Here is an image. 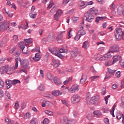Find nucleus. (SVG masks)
Listing matches in <instances>:
<instances>
[{"mask_svg": "<svg viewBox=\"0 0 124 124\" xmlns=\"http://www.w3.org/2000/svg\"><path fill=\"white\" fill-rule=\"evenodd\" d=\"M86 5L85 6L83 7V8H85L86 6H88V5H93V1H90L89 2H86Z\"/></svg>", "mask_w": 124, "mask_h": 124, "instance_id": "obj_35", "label": "nucleus"}, {"mask_svg": "<svg viewBox=\"0 0 124 124\" xmlns=\"http://www.w3.org/2000/svg\"><path fill=\"white\" fill-rule=\"evenodd\" d=\"M123 117V114H119L116 115V118L118 119V120H121L122 119V117Z\"/></svg>", "mask_w": 124, "mask_h": 124, "instance_id": "obj_53", "label": "nucleus"}, {"mask_svg": "<svg viewBox=\"0 0 124 124\" xmlns=\"http://www.w3.org/2000/svg\"><path fill=\"white\" fill-rule=\"evenodd\" d=\"M111 96L110 95H108L105 98L106 104H108V98Z\"/></svg>", "mask_w": 124, "mask_h": 124, "instance_id": "obj_50", "label": "nucleus"}, {"mask_svg": "<svg viewBox=\"0 0 124 124\" xmlns=\"http://www.w3.org/2000/svg\"><path fill=\"white\" fill-rule=\"evenodd\" d=\"M20 65L21 67L24 68V69H28V67L30 65V61L28 59H24L21 62Z\"/></svg>", "mask_w": 124, "mask_h": 124, "instance_id": "obj_5", "label": "nucleus"}, {"mask_svg": "<svg viewBox=\"0 0 124 124\" xmlns=\"http://www.w3.org/2000/svg\"><path fill=\"white\" fill-rule=\"evenodd\" d=\"M122 102L120 105V107H121V108H124V100L123 98L122 99Z\"/></svg>", "mask_w": 124, "mask_h": 124, "instance_id": "obj_63", "label": "nucleus"}, {"mask_svg": "<svg viewBox=\"0 0 124 124\" xmlns=\"http://www.w3.org/2000/svg\"><path fill=\"white\" fill-rule=\"evenodd\" d=\"M71 80V78H69L68 79H66L65 81L63 82L64 85H66L68 82Z\"/></svg>", "mask_w": 124, "mask_h": 124, "instance_id": "obj_57", "label": "nucleus"}, {"mask_svg": "<svg viewBox=\"0 0 124 124\" xmlns=\"http://www.w3.org/2000/svg\"><path fill=\"white\" fill-rule=\"evenodd\" d=\"M36 15H37L36 13H35L34 14L33 13H31L30 14V16L32 19H35Z\"/></svg>", "mask_w": 124, "mask_h": 124, "instance_id": "obj_31", "label": "nucleus"}, {"mask_svg": "<svg viewBox=\"0 0 124 124\" xmlns=\"http://www.w3.org/2000/svg\"><path fill=\"white\" fill-rule=\"evenodd\" d=\"M26 25L24 27H22L20 26H18L19 29H22L23 30H27L28 29V27H29V23L28 21H26Z\"/></svg>", "mask_w": 124, "mask_h": 124, "instance_id": "obj_32", "label": "nucleus"}, {"mask_svg": "<svg viewBox=\"0 0 124 124\" xmlns=\"http://www.w3.org/2000/svg\"><path fill=\"white\" fill-rule=\"evenodd\" d=\"M39 89L40 91H42V92H43L45 90V87H44V85L43 84H41L39 86Z\"/></svg>", "mask_w": 124, "mask_h": 124, "instance_id": "obj_39", "label": "nucleus"}, {"mask_svg": "<svg viewBox=\"0 0 124 124\" xmlns=\"http://www.w3.org/2000/svg\"><path fill=\"white\" fill-rule=\"evenodd\" d=\"M108 70L109 74H111V75H114V74H115V72L117 71V70H111L109 68H108Z\"/></svg>", "mask_w": 124, "mask_h": 124, "instance_id": "obj_29", "label": "nucleus"}, {"mask_svg": "<svg viewBox=\"0 0 124 124\" xmlns=\"http://www.w3.org/2000/svg\"><path fill=\"white\" fill-rule=\"evenodd\" d=\"M5 84L7 89H10L13 85L12 83V80L10 79H6Z\"/></svg>", "mask_w": 124, "mask_h": 124, "instance_id": "obj_13", "label": "nucleus"}, {"mask_svg": "<svg viewBox=\"0 0 124 124\" xmlns=\"http://www.w3.org/2000/svg\"><path fill=\"white\" fill-rule=\"evenodd\" d=\"M51 65H53L55 68L59 67V66H60V61L57 59H55V58H53Z\"/></svg>", "mask_w": 124, "mask_h": 124, "instance_id": "obj_9", "label": "nucleus"}, {"mask_svg": "<svg viewBox=\"0 0 124 124\" xmlns=\"http://www.w3.org/2000/svg\"><path fill=\"white\" fill-rule=\"evenodd\" d=\"M4 87V82L2 79H0V88H3Z\"/></svg>", "mask_w": 124, "mask_h": 124, "instance_id": "obj_41", "label": "nucleus"}, {"mask_svg": "<svg viewBox=\"0 0 124 124\" xmlns=\"http://www.w3.org/2000/svg\"><path fill=\"white\" fill-rule=\"evenodd\" d=\"M15 61L16 62V61L17 62H20V64L22 63V62H23V61H22V59L21 58L17 57V56L15 57Z\"/></svg>", "mask_w": 124, "mask_h": 124, "instance_id": "obj_43", "label": "nucleus"}, {"mask_svg": "<svg viewBox=\"0 0 124 124\" xmlns=\"http://www.w3.org/2000/svg\"><path fill=\"white\" fill-rule=\"evenodd\" d=\"M12 84L14 86L16 85V84H18V83H21V81L18 79H14L13 80H12Z\"/></svg>", "mask_w": 124, "mask_h": 124, "instance_id": "obj_34", "label": "nucleus"}, {"mask_svg": "<svg viewBox=\"0 0 124 124\" xmlns=\"http://www.w3.org/2000/svg\"><path fill=\"white\" fill-rule=\"evenodd\" d=\"M87 82V78L84 77V75H82L81 78L80 80V84H82V85L85 84Z\"/></svg>", "mask_w": 124, "mask_h": 124, "instance_id": "obj_26", "label": "nucleus"}, {"mask_svg": "<svg viewBox=\"0 0 124 124\" xmlns=\"http://www.w3.org/2000/svg\"><path fill=\"white\" fill-rule=\"evenodd\" d=\"M118 87H119V84H114L112 85V88L113 90H115V89L118 88Z\"/></svg>", "mask_w": 124, "mask_h": 124, "instance_id": "obj_59", "label": "nucleus"}, {"mask_svg": "<svg viewBox=\"0 0 124 124\" xmlns=\"http://www.w3.org/2000/svg\"><path fill=\"white\" fill-rule=\"evenodd\" d=\"M72 93H75L79 91V85L74 84L70 89Z\"/></svg>", "mask_w": 124, "mask_h": 124, "instance_id": "obj_12", "label": "nucleus"}, {"mask_svg": "<svg viewBox=\"0 0 124 124\" xmlns=\"http://www.w3.org/2000/svg\"><path fill=\"white\" fill-rule=\"evenodd\" d=\"M59 53H65V54H67V49H65L63 48H61L59 50Z\"/></svg>", "mask_w": 124, "mask_h": 124, "instance_id": "obj_36", "label": "nucleus"}, {"mask_svg": "<svg viewBox=\"0 0 124 124\" xmlns=\"http://www.w3.org/2000/svg\"><path fill=\"white\" fill-rule=\"evenodd\" d=\"M53 5H54V2L50 3L47 6V9H51Z\"/></svg>", "mask_w": 124, "mask_h": 124, "instance_id": "obj_58", "label": "nucleus"}, {"mask_svg": "<svg viewBox=\"0 0 124 124\" xmlns=\"http://www.w3.org/2000/svg\"><path fill=\"white\" fill-rule=\"evenodd\" d=\"M105 34H106V33H105L103 31H99L98 33V35H100V36H103V35H105Z\"/></svg>", "mask_w": 124, "mask_h": 124, "instance_id": "obj_54", "label": "nucleus"}, {"mask_svg": "<svg viewBox=\"0 0 124 124\" xmlns=\"http://www.w3.org/2000/svg\"><path fill=\"white\" fill-rule=\"evenodd\" d=\"M18 108H19V102H18V101H16L15 104V108L17 110Z\"/></svg>", "mask_w": 124, "mask_h": 124, "instance_id": "obj_49", "label": "nucleus"}, {"mask_svg": "<svg viewBox=\"0 0 124 124\" xmlns=\"http://www.w3.org/2000/svg\"><path fill=\"white\" fill-rule=\"evenodd\" d=\"M47 40L50 43H52V42H54L55 40L54 35L53 33H49L48 37H47Z\"/></svg>", "mask_w": 124, "mask_h": 124, "instance_id": "obj_11", "label": "nucleus"}, {"mask_svg": "<svg viewBox=\"0 0 124 124\" xmlns=\"http://www.w3.org/2000/svg\"><path fill=\"white\" fill-rule=\"evenodd\" d=\"M56 14L58 15L59 16L61 17L62 16V11L61 9H59L57 12Z\"/></svg>", "mask_w": 124, "mask_h": 124, "instance_id": "obj_37", "label": "nucleus"}, {"mask_svg": "<svg viewBox=\"0 0 124 124\" xmlns=\"http://www.w3.org/2000/svg\"><path fill=\"white\" fill-rule=\"evenodd\" d=\"M31 113H27L24 116V119H29V118H31Z\"/></svg>", "mask_w": 124, "mask_h": 124, "instance_id": "obj_38", "label": "nucleus"}, {"mask_svg": "<svg viewBox=\"0 0 124 124\" xmlns=\"http://www.w3.org/2000/svg\"><path fill=\"white\" fill-rule=\"evenodd\" d=\"M47 78L49 79V80H53V78H54V77L53 75H52V74L51 73H47Z\"/></svg>", "mask_w": 124, "mask_h": 124, "instance_id": "obj_33", "label": "nucleus"}, {"mask_svg": "<svg viewBox=\"0 0 124 124\" xmlns=\"http://www.w3.org/2000/svg\"><path fill=\"white\" fill-rule=\"evenodd\" d=\"M111 51H110V49L108 51V52L104 56H103V58L104 59H110V58H112V55H111Z\"/></svg>", "mask_w": 124, "mask_h": 124, "instance_id": "obj_27", "label": "nucleus"}, {"mask_svg": "<svg viewBox=\"0 0 124 124\" xmlns=\"http://www.w3.org/2000/svg\"><path fill=\"white\" fill-rule=\"evenodd\" d=\"M98 14V10L94 8V7L91 8L88 11L84 14V19L86 22H93L94 18V15Z\"/></svg>", "mask_w": 124, "mask_h": 124, "instance_id": "obj_1", "label": "nucleus"}, {"mask_svg": "<svg viewBox=\"0 0 124 124\" xmlns=\"http://www.w3.org/2000/svg\"><path fill=\"white\" fill-rule=\"evenodd\" d=\"M113 61L112 63H115V62H117L119 61V62H122V56L118 55L117 57L113 56Z\"/></svg>", "mask_w": 124, "mask_h": 124, "instance_id": "obj_14", "label": "nucleus"}, {"mask_svg": "<svg viewBox=\"0 0 124 124\" xmlns=\"http://www.w3.org/2000/svg\"><path fill=\"white\" fill-rule=\"evenodd\" d=\"M52 94H53V95H55V96H59V95H62V93L59 90H56L52 91Z\"/></svg>", "mask_w": 124, "mask_h": 124, "instance_id": "obj_20", "label": "nucleus"}, {"mask_svg": "<svg viewBox=\"0 0 124 124\" xmlns=\"http://www.w3.org/2000/svg\"><path fill=\"white\" fill-rule=\"evenodd\" d=\"M11 95H10V93L8 92H5V100H6V101H10V100H11Z\"/></svg>", "mask_w": 124, "mask_h": 124, "instance_id": "obj_16", "label": "nucleus"}, {"mask_svg": "<svg viewBox=\"0 0 124 124\" xmlns=\"http://www.w3.org/2000/svg\"><path fill=\"white\" fill-rule=\"evenodd\" d=\"M30 124H38V120H37V119L35 118H33L30 123Z\"/></svg>", "mask_w": 124, "mask_h": 124, "instance_id": "obj_28", "label": "nucleus"}, {"mask_svg": "<svg viewBox=\"0 0 124 124\" xmlns=\"http://www.w3.org/2000/svg\"><path fill=\"white\" fill-rule=\"evenodd\" d=\"M99 96L98 95H96L94 97H92V101L94 104V105H97L98 104V102H99V99H100Z\"/></svg>", "mask_w": 124, "mask_h": 124, "instance_id": "obj_8", "label": "nucleus"}, {"mask_svg": "<svg viewBox=\"0 0 124 124\" xmlns=\"http://www.w3.org/2000/svg\"><path fill=\"white\" fill-rule=\"evenodd\" d=\"M62 104H64L66 106H68V102L65 100H61Z\"/></svg>", "mask_w": 124, "mask_h": 124, "instance_id": "obj_42", "label": "nucleus"}, {"mask_svg": "<svg viewBox=\"0 0 124 124\" xmlns=\"http://www.w3.org/2000/svg\"><path fill=\"white\" fill-rule=\"evenodd\" d=\"M93 114L94 115V116H97L98 117L101 116V112H100L99 110H96L93 111Z\"/></svg>", "mask_w": 124, "mask_h": 124, "instance_id": "obj_30", "label": "nucleus"}, {"mask_svg": "<svg viewBox=\"0 0 124 124\" xmlns=\"http://www.w3.org/2000/svg\"><path fill=\"white\" fill-rule=\"evenodd\" d=\"M114 33L117 41H120L122 39L124 40V31L122 28H117Z\"/></svg>", "mask_w": 124, "mask_h": 124, "instance_id": "obj_2", "label": "nucleus"}, {"mask_svg": "<svg viewBox=\"0 0 124 124\" xmlns=\"http://www.w3.org/2000/svg\"><path fill=\"white\" fill-rule=\"evenodd\" d=\"M88 41H85L83 43V46H82V47H83V48H85V49H87V48H88Z\"/></svg>", "mask_w": 124, "mask_h": 124, "instance_id": "obj_44", "label": "nucleus"}, {"mask_svg": "<svg viewBox=\"0 0 124 124\" xmlns=\"http://www.w3.org/2000/svg\"><path fill=\"white\" fill-rule=\"evenodd\" d=\"M79 18L76 16H74L72 17V20H73V22L75 23V22H77V21L78 20Z\"/></svg>", "mask_w": 124, "mask_h": 124, "instance_id": "obj_48", "label": "nucleus"}, {"mask_svg": "<svg viewBox=\"0 0 124 124\" xmlns=\"http://www.w3.org/2000/svg\"><path fill=\"white\" fill-rule=\"evenodd\" d=\"M45 113L46 114V115H49V116H53V112L50 111L49 110H45Z\"/></svg>", "mask_w": 124, "mask_h": 124, "instance_id": "obj_40", "label": "nucleus"}, {"mask_svg": "<svg viewBox=\"0 0 124 124\" xmlns=\"http://www.w3.org/2000/svg\"><path fill=\"white\" fill-rule=\"evenodd\" d=\"M106 18V16H97L96 17L95 22L96 24H98V23H99V21H103L105 20Z\"/></svg>", "mask_w": 124, "mask_h": 124, "instance_id": "obj_17", "label": "nucleus"}, {"mask_svg": "<svg viewBox=\"0 0 124 124\" xmlns=\"http://www.w3.org/2000/svg\"><path fill=\"white\" fill-rule=\"evenodd\" d=\"M104 122L106 124H110V123L109 122V119H108V118H105Z\"/></svg>", "mask_w": 124, "mask_h": 124, "instance_id": "obj_64", "label": "nucleus"}, {"mask_svg": "<svg viewBox=\"0 0 124 124\" xmlns=\"http://www.w3.org/2000/svg\"><path fill=\"white\" fill-rule=\"evenodd\" d=\"M24 41H26V42H27V43H32V41H31V39H24Z\"/></svg>", "mask_w": 124, "mask_h": 124, "instance_id": "obj_55", "label": "nucleus"}, {"mask_svg": "<svg viewBox=\"0 0 124 124\" xmlns=\"http://www.w3.org/2000/svg\"><path fill=\"white\" fill-rule=\"evenodd\" d=\"M64 32H65V31H62L57 35L56 39L58 43H62V37H63Z\"/></svg>", "mask_w": 124, "mask_h": 124, "instance_id": "obj_7", "label": "nucleus"}, {"mask_svg": "<svg viewBox=\"0 0 124 124\" xmlns=\"http://www.w3.org/2000/svg\"><path fill=\"white\" fill-rule=\"evenodd\" d=\"M90 69L91 72H93V73L94 74H95V73H96V71H95L94 68H93V66H91Z\"/></svg>", "mask_w": 124, "mask_h": 124, "instance_id": "obj_47", "label": "nucleus"}, {"mask_svg": "<svg viewBox=\"0 0 124 124\" xmlns=\"http://www.w3.org/2000/svg\"><path fill=\"white\" fill-rule=\"evenodd\" d=\"M81 100V96L78 94L73 95L71 97V101L73 104L79 103Z\"/></svg>", "mask_w": 124, "mask_h": 124, "instance_id": "obj_3", "label": "nucleus"}, {"mask_svg": "<svg viewBox=\"0 0 124 124\" xmlns=\"http://www.w3.org/2000/svg\"><path fill=\"white\" fill-rule=\"evenodd\" d=\"M53 81L55 84H56V85H57V86H60V85L62 84V82H61V80L57 77L54 78Z\"/></svg>", "mask_w": 124, "mask_h": 124, "instance_id": "obj_21", "label": "nucleus"}, {"mask_svg": "<svg viewBox=\"0 0 124 124\" xmlns=\"http://www.w3.org/2000/svg\"><path fill=\"white\" fill-rule=\"evenodd\" d=\"M70 1V0H64L62 1V4H67Z\"/></svg>", "mask_w": 124, "mask_h": 124, "instance_id": "obj_60", "label": "nucleus"}, {"mask_svg": "<svg viewBox=\"0 0 124 124\" xmlns=\"http://www.w3.org/2000/svg\"><path fill=\"white\" fill-rule=\"evenodd\" d=\"M70 52L72 58H76L77 57V55L78 54V52L79 51H78V49H77V50L76 51L70 50Z\"/></svg>", "mask_w": 124, "mask_h": 124, "instance_id": "obj_19", "label": "nucleus"}, {"mask_svg": "<svg viewBox=\"0 0 124 124\" xmlns=\"http://www.w3.org/2000/svg\"><path fill=\"white\" fill-rule=\"evenodd\" d=\"M32 59L34 60V62H38L39 61H40L41 57H40L39 53H36L35 54V57H33Z\"/></svg>", "mask_w": 124, "mask_h": 124, "instance_id": "obj_22", "label": "nucleus"}, {"mask_svg": "<svg viewBox=\"0 0 124 124\" xmlns=\"http://www.w3.org/2000/svg\"><path fill=\"white\" fill-rule=\"evenodd\" d=\"M64 123L67 124H72V120H69L68 118L67 117H64L63 120H61Z\"/></svg>", "mask_w": 124, "mask_h": 124, "instance_id": "obj_25", "label": "nucleus"}, {"mask_svg": "<svg viewBox=\"0 0 124 124\" xmlns=\"http://www.w3.org/2000/svg\"><path fill=\"white\" fill-rule=\"evenodd\" d=\"M7 29H9V23H8V22H6L4 20L2 22L1 25H0V31H6Z\"/></svg>", "mask_w": 124, "mask_h": 124, "instance_id": "obj_4", "label": "nucleus"}, {"mask_svg": "<svg viewBox=\"0 0 124 124\" xmlns=\"http://www.w3.org/2000/svg\"><path fill=\"white\" fill-rule=\"evenodd\" d=\"M78 4H79L78 6L80 9H83L84 6H86V3L84 2L83 1L80 0L78 2Z\"/></svg>", "mask_w": 124, "mask_h": 124, "instance_id": "obj_18", "label": "nucleus"}, {"mask_svg": "<svg viewBox=\"0 0 124 124\" xmlns=\"http://www.w3.org/2000/svg\"><path fill=\"white\" fill-rule=\"evenodd\" d=\"M80 30H78V32L79 33V35H85L86 34V31L84 30V28H82V27H79Z\"/></svg>", "mask_w": 124, "mask_h": 124, "instance_id": "obj_24", "label": "nucleus"}, {"mask_svg": "<svg viewBox=\"0 0 124 124\" xmlns=\"http://www.w3.org/2000/svg\"><path fill=\"white\" fill-rule=\"evenodd\" d=\"M3 72L4 73H7V74H13L14 73V70L10 69V71H8V65H5L3 67Z\"/></svg>", "mask_w": 124, "mask_h": 124, "instance_id": "obj_10", "label": "nucleus"}, {"mask_svg": "<svg viewBox=\"0 0 124 124\" xmlns=\"http://www.w3.org/2000/svg\"><path fill=\"white\" fill-rule=\"evenodd\" d=\"M57 57H58V58H60V59H63V56H62V55L60 54V53H58L57 55H56Z\"/></svg>", "mask_w": 124, "mask_h": 124, "instance_id": "obj_61", "label": "nucleus"}, {"mask_svg": "<svg viewBox=\"0 0 124 124\" xmlns=\"http://www.w3.org/2000/svg\"><path fill=\"white\" fill-rule=\"evenodd\" d=\"M118 13H121V12L122 13L123 15L124 16V5H121L120 6L117 10Z\"/></svg>", "mask_w": 124, "mask_h": 124, "instance_id": "obj_23", "label": "nucleus"}, {"mask_svg": "<svg viewBox=\"0 0 124 124\" xmlns=\"http://www.w3.org/2000/svg\"><path fill=\"white\" fill-rule=\"evenodd\" d=\"M109 52L114 54V53H119L120 52V47L119 46H114L109 48Z\"/></svg>", "mask_w": 124, "mask_h": 124, "instance_id": "obj_6", "label": "nucleus"}, {"mask_svg": "<svg viewBox=\"0 0 124 124\" xmlns=\"http://www.w3.org/2000/svg\"><path fill=\"white\" fill-rule=\"evenodd\" d=\"M58 53L59 52L58 51V50L54 49L52 54H53V55H55V56H57Z\"/></svg>", "mask_w": 124, "mask_h": 124, "instance_id": "obj_45", "label": "nucleus"}, {"mask_svg": "<svg viewBox=\"0 0 124 124\" xmlns=\"http://www.w3.org/2000/svg\"><path fill=\"white\" fill-rule=\"evenodd\" d=\"M110 77L111 75H109V74L107 73L105 77V80H106V79H110Z\"/></svg>", "mask_w": 124, "mask_h": 124, "instance_id": "obj_56", "label": "nucleus"}, {"mask_svg": "<svg viewBox=\"0 0 124 124\" xmlns=\"http://www.w3.org/2000/svg\"><path fill=\"white\" fill-rule=\"evenodd\" d=\"M3 96H4L3 91L0 90V97H3Z\"/></svg>", "mask_w": 124, "mask_h": 124, "instance_id": "obj_62", "label": "nucleus"}, {"mask_svg": "<svg viewBox=\"0 0 124 124\" xmlns=\"http://www.w3.org/2000/svg\"><path fill=\"white\" fill-rule=\"evenodd\" d=\"M49 123V119L48 118H45L43 121L44 124H48Z\"/></svg>", "mask_w": 124, "mask_h": 124, "instance_id": "obj_46", "label": "nucleus"}, {"mask_svg": "<svg viewBox=\"0 0 124 124\" xmlns=\"http://www.w3.org/2000/svg\"><path fill=\"white\" fill-rule=\"evenodd\" d=\"M60 16L58 15L57 14L54 15V19L56 20V21H58L59 20V18H60Z\"/></svg>", "mask_w": 124, "mask_h": 124, "instance_id": "obj_52", "label": "nucleus"}, {"mask_svg": "<svg viewBox=\"0 0 124 124\" xmlns=\"http://www.w3.org/2000/svg\"><path fill=\"white\" fill-rule=\"evenodd\" d=\"M25 46H26V45H20L19 47L20 49L22 50L23 54H25L26 55H27V56H29L30 54H31V52H30L29 51H26V52L24 51L25 50L24 49H25Z\"/></svg>", "mask_w": 124, "mask_h": 124, "instance_id": "obj_15", "label": "nucleus"}, {"mask_svg": "<svg viewBox=\"0 0 124 124\" xmlns=\"http://www.w3.org/2000/svg\"><path fill=\"white\" fill-rule=\"evenodd\" d=\"M115 76H116L117 78H120L121 77V72L118 71L116 72L115 74Z\"/></svg>", "mask_w": 124, "mask_h": 124, "instance_id": "obj_51", "label": "nucleus"}]
</instances>
